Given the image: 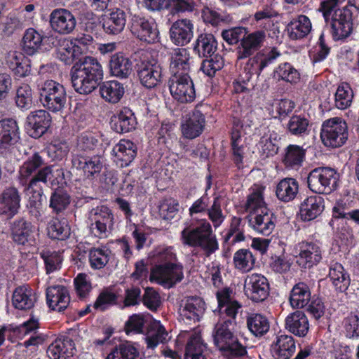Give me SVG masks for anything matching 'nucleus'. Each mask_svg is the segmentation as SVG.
<instances>
[{"label":"nucleus","instance_id":"obj_1","mask_svg":"<svg viewBox=\"0 0 359 359\" xmlns=\"http://www.w3.org/2000/svg\"><path fill=\"white\" fill-rule=\"evenodd\" d=\"M318 11L331 27V34L334 41L344 40L353 32L359 13V4L355 0L348 1L346 6L339 8V0H323Z\"/></svg>","mask_w":359,"mask_h":359},{"label":"nucleus","instance_id":"obj_2","mask_svg":"<svg viewBox=\"0 0 359 359\" xmlns=\"http://www.w3.org/2000/svg\"><path fill=\"white\" fill-rule=\"evenodd\" d=\"M181 241L184 245L199 249L205 257L210 256L219 248L212 226L205 219L195 220L193 218L182 231Z\"/></svg>","mask_w":359,"mask_h":359},{"label":"nucleus","instance_id":"obj_3","mask_svg":"<svg viewBox=\"0 0 359 359\" xmlns=\"http://www.w3.org/2000/svg\"><path fill=\"white\" fill-rule=\"evenodd\" d=\"M100 63L90 57L77 62L72 69V82L75 90L80 94L93 92L102 76Z\"/></svg>","mask_w":359,"mask_h":359},{"label":"nucleus","instance_id":"obj_4","mask_svg":"<svg viewBox=\"0 0 359 359\" xmlns=\"http://www.w3.org/2000/svg\"><path fill=\"white\" fill-rule=\"evenodd\" d=\"M231 320L217 323L213 334L214 341L219 350L227 358L242 356L246 350L238 341L229 327Z\"/></svg>","mask_w":359,"mask_h":359},{"label":"nucleus","instance_id":"obj_5","mask_svg":"<svg viewBox=\"0 0 359 359\" xmlns=\"http://www.w3.org/2000/svg\"><path fill=\"white\" fill-rule=\"evenodd\" d=\"M320 138L326 147L338 148L348 140V127L341 118L334 117L324 121L321 125Z\"/></svg>","mask_w":359,"mask_h":359},{"label":"nucleus","instance_id":"obj_6","mask_svg":"<svg viewBox=\"0 0 359 359\" xmlns=\"http://www.w3.org/2000/svg\"><path fill=\"white\" fill-rule=\"evenodd\" d=\"M261 53H257L254 60L259 61L258 65L259 71H262L265 67H269L274 73H276L283 79L290 82L294 81L298 78L297 70L292 66L282 60L280 52L276 48H273L265 57Z\"/></svg>","mask_w":359,"mask_h":359},{"label":"nucleus","instance_id":"obj_7","mask_svg":"<svg viewBox=\"0 0 359 359\" xmlns=\"http://www.w3.org/2000/svg\"><path fill=\"white\" fill-rule=\"evenodd\" d=\"M184 278L181 264H156L151 271L149 279L165 288H171Z\"/></svg>","mask_w":359,"mask_h":359},{"label":"nucleus","instance_id":"obj_8","mask_svg":"<svg viewBox=\"0 0 359 359\" xmlns=\"http://www.w3.org/2000/svg\"><path fill=\"white\" fill-rule=\"evenodd\" d=\"M170 92L173 98L181 103L191 102L196 97L194 82L188 73L176 72L174 74Z\"/></svg>","mask_w":359,"mask_h":359},{"label":"nucleus","instance_id":"obj_9","mask_svg":"<svg viewBox=\"0 0 359 359\" xmlns=\"http://www.w3.org/2000/svg\"><path fill=\"white\" fill-rule=\"evenodd\" d=\"M65 100L66 93L62 85L52 80L44 83L41 93V101L44 107L53 111H59Z\"/></svg>","mask_w":359,"mask_h":359},{"label":"nucleus","instance_id":"obj_10","mask_svg":"<svg viewBox=\"0 0 359 359\" xmlns=\"http://www.w3.org/2000/svg\"><path fill=\"white\" fill-rule=\"evenodd\" d=\"M244 292L253 302H263L269 294L268 280L260 273L248 275L244 282Z\"/></svg>","mask_w":359,"mask_h":359},{"label":"nucleus","instance_id":"obj_11","mask_svg":"<svg viewBox=\"0 0 359 359\" xmlns=\"http://www.w3.org/2000/svg\"><path fill=\"white\" fill-rule=\"evenodd\" d=\"M92 230L97 236L102 237L112 229L114 217L111 210L105 206L97 208L91 212Z\"/></svg>","mask_w":359,"mask_h":359},{"label":"nucleus","instance_id":"obj_12","mask_svg":"<svg viewBox=\"0 0 359 359\" xmlns=\"http://www.w3.org/2000/svg\"><path fill=\"white\" fill-rule=\"evenodd\" d=\"M242 126L239 123H234L231 132L232 147L234 161L238 168L251 157L252 151L248 147L245 138H241Z\"/></svg>","mask_w":359,"mask_h":359},{"label":"nucleus","instance_id":"obj_13","mask_svg":"<svg viewBox=\"0 0 359 359\" xmlns=\"http://www.w3.org/2000/svg\"><path fill=\"white\" fill-rule=\"evenodd\" d=\"M46 302L48 307L61 312L66 309L70 302L68 290L62 285H53L46 290Z\"/></svg>","mask_w":359,"mask_h":359},{"label":"nucleus","instance_id":"obj_14","mask_svg":"<svg viewBox=\"0 0 359 359\" xmlns=\"http://www.w3.org/2000/svg\"><path fill=\"white\" fill-rule=\"evenodd\" d=\"M266 38L264 31H256L243 36L238 47L237 57L238 60L250 57L262 45Z\"/></svg>","mask_w":359,"mask_h":359},{"label":"nucleus","instance_id":"obj_15","mask_svg":"<svg viewBox=\"0 0 359 359\" xmlns=\"http://www.w3.org/2000/svg\"><path fill=\"white\" fill-rule=\"evenodd\" d=\"M249 222L255 230L264 236H269L275 227V218L269 209L250 215Z\"/></svg>","mask_w":359,"mask_h":359},{"label":"nucleus","instance_id":"obj_16","mask_svg":"<svg viewBox=\"0 0 359 359\" xmlns=\"http://www.w3.org/2000/svg\"><path fill=\"white\" fill-rule=\"evenodd\" d=\"M188 334L184 359H205L206 346L204 344L201 330L196 329Z\"/></svg>","mask_w":359,"mask_h":359},{"label":"nucleus","instance_id":"obj_17","mask_svg":"<svg viewBox=\"0 0 359 359\" xmlns=\"http://www.w3.org/2000/svg\"><path fill=\"white\" fill-rule=\"evenodd\" d=\"M53 29L59 33H69L76 26V20L73 15L65 9L54 11L50 17Z\"/></svg>","mask_w":359,"mask_h":359},{"label":"nucleus","instance_id":"obj_18","mask_svg":"<svg viewBox=\"0 0 359 359\" xmlns=\"http://www.w3.org/2000/svg\"><path fill=\"white\" fill-rule=\"evenodd\" d=\"M20 197L15 188L6 189L0 196V215L11 218L18 211Z\"/></svg>","mask_w":359,"mask_h":359},{"label":"nucleus","instance_id":"obj_19","mask_svg":"<svg viewBox=\"0 0 359 359\" xmlns=\"http://www.w3.org/2000/svg\"><path fill=\"white\" fill-rule=\"evenodd\" d=\"M285 328L295 336L304 337L309 330V323L302 311H296L286 317Z\"/></svg>","mask_w":359,"mask_h":359},{"label":"nucleus","instance_id":"obj_20","mask_svg":"<svg viewBox=\"0 0 359 359\" xmlns=\"http://www.w3.org/2000/svg\"><path fill=\"white\" fill-rule=\"evenodd\" d=\"M296 346L292 336L282 334L277 337L271 345V352L276 359H289L295 352Z\"/></svg>","mask_w":359,"mask_h":359},{"label":"nucleus","instance_id":"obj_21","mask_svg":"<svg viewBox=\"0 0 359 359\" xmlns=\"http://www.w3.org/2000/svg\"><path fill=\"white\" fill-rule=\"evenodd\" d=\"M138 76L141 83L146 88H154L160 81L161 70L156 62L142 63L138 71Z\"/></svg>","mask_w":359,"mask_h":359},{"label":"nucleus","instance_id":"obj_22","mask_svg":"<svg viewBox=\"0 0 359 359\" xmlns=\"http://www.w3.org/2000/svg\"><path fill=\"white\" fill-rule=\"evenodd\" d=\"M36 299L34 290L28 285H22L14 290L12 303L18 309L27 310L34 306Z\"/></svg>","mask_w":359,"mask_h":359},{"label":"nucleus","instance_id":"obj_23","mask_svg":"<svg viewBox=\"0 0 359 359\" xmlns=\"http://www.w3.org/2000/svg\"><path fill=\"white\" fill-rule=\"evenodd\" d=\"M11 230L13 240L19 245H25L34 239V226L24 219L13 222Z\"/></svg>","mask_w":359,"mask_h":359},{"label":"nucleus","instance_id":"obj_24","mask_svg":"<svg viewBox=\"0 0 359 359\" xmlns=\"http://www.w3.org/2000/svg\"><path fill=\"white\" fill-rule=\"evenodd\" d=\"M329 277L337 292H345L348 290L351 279L341 264L335 262L330 266Z\"/></svg>","mask_w":359,"mask_h":359},{"label":"nucleus","instance_id":"obj_25","mask_svg":"<svg viewBox=\"0 0 359 359\" xmlns=\"http://www.w3.org/2000/svg\"><path fill=\"white\" fill-rule=\"evenodd\" d=\"M205 311V302L199 297H189L180 309L182 317L198 321Z\"/></svg>","mask_w":359,"mask_h":359},{"label":"nucleus","instance_id":"obj_26","mask_svg":"<svg viewBox=\"0 0 359 359\" xmlns=\"http://www.w3.org/2000/svg\"><path fill=\"white\" fill-rule=\"evenodd\" d=\"M192 24L187 19L179 20L170 28V36L175 43L184 46L191 39Z\"/></svg>","mask_w":359,"mask_h":359},{"label":"nucleus","instance_id":"obj_27","mask_svg":"<svg viewBox=\"0 0 359 359\" xmlns=\"http://www.w3.org/2000/svg\"><path fill=\"white\" fill-rule=\"evenodd\" d=\"M72 341L70 339L55 340L47 349V355L50 359H67L74 355Z\"/></svg>","mask_w":359,"mask_h":359},{"label":"nucleus","instance_id":"obj_28","mask_svg":"<svg viewBox=\"0 0 359 359\" xmlns=\"http://www.w3.org/2000/svg\"><path fill=\"white\" fill-rule=\"evenodd\" d=\"M204 119L199 112H194L182 126V133L187 138L198 137L203 127Z\"/></svg>","mask_w":359,"mask_h":359},{"label":"nucleus","instance_id":"obj_29","mask_svg":"<svg viewBox=\"0 0 359 359\" xmlns=\"http://www.w3.org/2000/svg\"><path fill=\"white\" fill-rule=\"evenodd\" d=\"M8 62L16 76L26 77L30 74L29 60L22 53L9 55Z\"/></svg>","mask_w":359,"mask_h":359},{"label":"nucleus","instance_id":"obj_30","mask_svg":"<svg viewBox=\"0 0 359 359\" xmlns=\"http://www.w3.org/2000/svg\"><path fill=\"white\" fill-rule=\"evenodd\" d=\"M111 123L117 133H128L134 128L135 118L130 110L125 109L113 116Z\"/></svg>","mask_w":359,"mask_h":359},{"label":"nucleus","instance_id":"obj_31","mask_svg":"<svg viewBox=\"0 0 359 359\" xmlns=\"http://www.w3.org/2000/svg\"><path fill=\"white\" fill-rule=\"evenodd\" d=\"M310 299L311 292L306 284L299 283L293 287L290 297L292 307L303 308L308 304Z\"/></svg>","mask_w":359,"mask_h":359},{"label":"nucleus","instance_id":"obj_32","mask_svg":"<svg viewBox=\"0 0 359 359\" xmlns=\"http://www.w3.org/2000/svg\"><path fill=\"white\" fill-rule=\"evenodd\" d=\"M354 93L349 83H340L334 95L335 105L339 109H345L351 105Z\"/></svg>","mask_w":359,"mask_h":359},{"label":"nucleus","instance_id":"obj_33","mask_svg":"<svg viewBox=\"0 0 359 359\" xmlns=\"http://www.w3.org/2000/svg\"><path fill=\"white\" fill-rule=\"evenodd\" d=\"M355 203L353 198L350 195V193H348L336 201L332 208V217L334 219H347L351 211L355 210L353 208Z\"/></svg>","mask_w":359,"mask_h":359},{"label":"nucleus","instance_id":"obj_34","mask_svg":"<svg viewBox=\"0 0 359 359\" xmlns=\"http://www.w3.org/2000/svg\"><path fill=\"white\" fill-rule=\"evenodd\" d=\"M111 74L117 77L126 78L131 71V63L128 58L121 54L114 55L110 60Z\"/></svg>","mask_w":359,"mask_h":359},{"label":"nucleus","instance_id":"obj_35","mask_svg":"<svg viewBox=\"0 0 359 359\" xmlns=\"http://www.w3.org/2000/svg\"><path fill=\"white\" fill-rule=\"evenodd\" d=\"M136 150L137 148L132 142L122 140L116 145L114 151L116 158L127 165L135 156Z\"/></svg>","mask_w":359,"mask_h":359},{"label":"nucleus","instance_id":"obj_36","mask_svg":"<svg viewBox=\"0 0 359 359\" xmlns=\"http://www.w3.org/2000/svg\"><path fill=\"white\" fill-rule=\"evenodd\" d=\"M48 235L53 239L65 240L70 235V228L67 219L53 218L48 226Z\"/></svg>","mask_w":359,"mask_h":359},{"label":"nucleus","instance_id":"obj_37","mask_svg":"<svg viewBox=\"0 0 359 359\" xmlns=\"http://www.w3.org/2000/svg\"><path fill=\"white\" fill-rule=\"evenodd\" d=\"M18 126L15 121H0V148H4L17 139Z\"/></svg>","mask_w":359,"mask_h":359},{"label":"nucleus","instance_id":"obj_38","mask_svg":"<svg viewBox=\"0 0 359 359\" xmlns=\"http://www.w3.org/2000/svg\"><path fill=\"white\" fill-rule=\"evenodd\" d=\"M311 29V24L309 20L304 15L287 25V32L292 39L303 38L310 32Z\"/></svg>","mask_w":359,"mask_h":359},{"label":"nucleus","instance_id":"obj_39","mask_svg":"<svg viewBox=\"0 0 359 359\" xmlns=\"http://www.w3.org/2000/svg\"><path fill=\"white\" fill-rule=\"evenodd\" d=\"M248 327L255 336H262L269 330L267 318L259 313H253L248 317Z\"/></svg>","mask_w":359,"mask_h":359},{"label":"nucleus","instance_id":"obj_40","mask_svg":"<svg viewBox=\"0 0 359 359\" xmlns=\"http://www.w3.org/2000/svg\"><path fill=\"white\" fill-rule=\"evenodd\" d=\"M168 332L159 322H154L145 338L147 346L151 348L156 347L159 343L167 341Z\"/></svg>","mask_w":359,"mask_h":359},{"label":"nucleus","instance_id":"obj_41","mask_svg":"<svg viewBox=\"0 0 359 359\" xmlns=\"http://www.w3.org/2000/svg\"><path fill=\"white\" fill-rule=\"evenodd\" d=\"M101 96L109 102H117L123 95V88L116 81L104 83L100 88Z\"/></svg>","mask_w":359,"mask_h":359},{"label":"nucleus","instance_id":"obj_42","mask_svg":"<svg viewBox=\"0 0 359 359\" xmlns=\"http://www.w3.org/2000/svg\"><path fill=\"white\" fill-rule=\"evenodd\" d=\"M170 67L179 72L187 71L190 68V56L189 51L184 48H176L171 55Z\"/></svg>","mask_w":359,"mask_h":359},{"label":"nucleus","instance_id":"obj_43","mask_svg":"<svg viewBox=\"0 0 359 359\" xmlns=\"http://www.w3.org/2000/svg\"><path fill=\"white\" fill-rule=\"evenodd\" d=\"M298 192L296 181H280L276 187V196L282 201H292Z\"/></svg>","mask_w":359,"mask_h":359},{"label":"nucleus","instance_id":"obj_44","mask_svg":"<svg viewBox=\"0 0 359 359\" xmlns=\"http://www.w3.org/2000/svg\"><path fill=\"white\" fill-rule=\"evenodd\" d=\"M263 187H257L252 193L248 196L245 209L249 212L250 215L261 212L262 209H268L264 201L262 193Z\"/></svg>","mask_w":359,"mask_h":359},{"label":"nucleus","instance_id":"obj_45","mask_svg":"<svg viewBox=\"0 0 359 359\" xmlns=\"http://www.w3.org/2000/svg\"><path fill=\"white\" fill-rule=\"evenodd\" d=\"M233 262L237 269L247 272L254 267L255 258L250 250L242 249L235 253Z\"/></svg>","mask_w":359,"mask_h":359},{"label":"nucleus","instance_id":"obj_46","mask_svg":"<svg viewBox=\"0 0 359 359\" xmlns=\"http://www.w3.org/2000/svg\"><path fill=\"white\" fill-rule=\"evenodd\" d=\"M103 28L109 34L120 32L125 24L123 15L121 12H114L103 19Z\"/></svg>","mask_w":359,"mask_h":359},{"label":"nucleus","instance_id":"obj_47","mask_svg":"<svg viewBox=\"0 0 359 359\" xmlns=\"http://www.w3.org/2000/svg\"><path fill=\"white\" fill-rule=\"evenodd\" d=\"M137 349L130 344H121L114 348L105 359H137Z\"/></svg>","mask_w":359,"mask_h":359},{"label":"nucleus","instance_id":"obj_48","mask_svg":"<svg viewBox=\"0 0 359 359\" xmlns=\"http://www.w3.org/2000/svg\"><path fill=\"white\" fill-rule=\"evenodd\" d=\"M314 245L312 243L302 242L299 244V252L297 256V263L302 268H311L313 266V252Z\"/></svg>","mask_w":359,"mask_h":359},{"label":"nucleus","instance_id":"obj_49","mask_svg":"<svg viewBox=\"0 0 359 359\" xmlns=\"http://www.w3.org/2000/svg\"><path fill=\"white\" fill-rule=\"evenodd\" d=\"M110 252L107 249L94 248L90 251L89 259L93 268L100 269L109 262Z\"/></svg>","mask_w":359,"mask_h":359},{"label":"nucleus","instance_id":"obj_50","mask_svg":"<svg viewBox=\"0 0 359 359\" xmlns=\"http://www.w3.org/2000/svg\"><path fill=\"white\" fill-rule=\"evenodd\" d=\"M41 36L33 29L26 31L23 37V48L28 54L33 53L40 46Z\"/></svg>","mask_w":359,"mask_h":359},{"label":"nucleus","instance_id":"obj_51","mask_svg":"<svg viewBox=\"0 0 359 359\" xmlns=\"http://www.w3.org/2000/svg\"><path fill=\"white\" fill-rule=\"evenodd\" d=\"M345 335L347 338L356 339L359 338V316L350 313L343 321Z\"/></svg>","mask_w":359,"mask_h":359},{"label":"nucleus","instance_id":"obj_52","mask_svg":"<svg viewBox=\"0 0 359 359\" xmlns=\"http://www.w3.org/2000/svg\"><path fill=\"white\" fill-rule=\"evenodd\" d=\"M70 198L67 192L62 189L55 188V192L50 198V207L56 212L64 210L69 204Z\"/></svg>","mask_w":359,"mask_h":359},{"label":"nucleus","instance_id":"obj_53","mask_svg":"<svg viewBox=\"0 0 359 359\" xmlns=\"http://www.w3.org/2000/svg\"><path fill=\"white\" fill-rule=\"evenodd\" d=\"M41 255L44 260L48 273L53 272L60 269L62 261V257L60 252L43 250L41 252Z\"/></svg>","mask_w":359,"mask_h":359},{"label":"nucleus","instance_id":"obj_54","mask_svg":"<svg viewBox=\"0 0 359 359\" xmlns=\"http://www.w3.org/2000/svg\"><path fill=\"white\" fill-rule=\"evenodd\" d=\"M137 34L140 40L154 43L158 37V32L148 21H143L137 30Z\"/></svg>","mask_w":359,"mask_h":359},{"label":"nucleus","instance_id":"obj_55","mask_svg":"<svg viewBox=\"0 0 359 359\" xmlns=\"http://www.w3.org/2000/svg\"><path fill=\"white\" fill-rule=\"evenodd\" d=\"M209 219L215 228L218 227L224 222L225 216L221 208V201L219 198H215L212 204L207 209Z\"/></svg>","mask_w":359,"mask_h":359},{"label":"nucleus","instance_id":"obj_56","mask_svg":"<svg viewBox=\"0 0 359 359\" xmlns=\"http://www.w3.org/2000/svg\"><path fill=\"white\" fill-rule=\"evenodd\" d=\"M304 156V151L297 146L290 145L287 147L283 162L286 166L299 164Z\"/></svg>","mask_w":359,"mask_h":359},{"label":"nucleus","instance_id":"obj_57","mask_svg":"<svg viewBox=\"0 0 359 359\" xmlns=\"http://www.w3.org/2000/svg\"><path fill=\"white\" fill-rule=\"evenodd\" d=\"M223 57L216 54L212 58L203 62L201 69L209 76H213L215 72L224 67Z\"/></svg>","mask_w":359,"mask_h":359},{"label":"nucleus","instance_id":"obj_58","mask_svg":"<svg viewBox=\"0 0 359 359\" xmlns=\"http://www.w3.org/2000/svg\"><path fill=\"white\" fill-rule=\"evenodd\" d=\"M178 203L173 198H165L161 201L158 210L159 214L164 219L172 218L178 211Z\"/></svg>","mask_w":359,"mask_h":359},{"label":"nucleus","instance_id":"obj_59","mask_svg":"<svg viewBox=\"0 0 359 359\" xmlns=\"http://www.w3.org/2000/svg\"><path fill=\"white\" fill-rule=\"evenodd\" d=\"M116 300L117 296L114 292L105 290L100 294L94 306L96 309L104 311L109 306L116 304Z\"/></svg>","mask_w":359,"mask_h":359},{"label":"nucleus","instance_id":"obj_60","mask_svg":"<svg viewBox=\"0 0 359 359\" xmlns=\"http://www.w3.org/2000/svg\"><path fill=\"white\" fill-rule=\"evenodd\" d=\"M74 285L77 294L81 298L86 297L91 290L89 278L85 273H79L74 279Z\"/></svg>","mask_w":359,"mask_h":359},{"label":"nucleus","instance_id":"obj_61","mask_svg":"<svg viewBox=\"0 0 359 359\" xmlns=\"http://www.w3.org/2000/svg\"><path fill=\"white\" fill-rule=\"evenodd\" d=\"M143 303L151 311H156L161 304L158 292L151 287L146 288L143 296Z\"/></svg>","mask_w":359,"mask_h":359},{"label":"nucleus","instance_id":"obj_62","mask_svg":"<svg viewBox=\"0 0 359 359\" xmlns=\"http://www.w3.org/2000/svg\"><path fill=\"white\" fill-rule=\"evenodd\" d=\"M57 54L60 59L65 62L72 60L75 57V46L67 39L60 40L57 48Z\"/></svg>","mask_w":359,"mask_h":359},{"label":"nucleus","instance_id":"obj_63","mask_svg":"<svg viewBox=\"0 0 359 359\" xmlns=\"http://www.w3.org/2000/svg\"><path fill=\"white\" fill-rule=\"evenodd\" d=\"M144 325V316L141 314H134L130 317L125 325V330L127 334L140 333L143 330Z\"/></svg>","mask_w":359,"mask_h":359},{"label":"nucleus","instance_id":"obj_64","mask_svg":"<svg viewBox=\"0 0 359 359\" xmlns=\"http://www.w3.org/2000/svg\"><path fill=\"white\" fill-rule=\"evenodd\" d=\"M314 197H309L304 200L299 209V216L302 221L309 222L314 218Z\"/></svg>","mask_w":359,"mask_h":359}]
</instances>
